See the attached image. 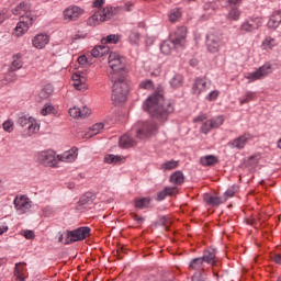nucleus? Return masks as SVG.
Instances as JSON below:
<instances>
[{"label": "nucleus", "instance_id": "obj_51", "mask_svg": "<svg viewBox=\"0 0 281 281\" xmlns=\"http://www.w3.org/2000/svg\"><path fill=\"white\" fill-rule=\"evenodd\" d=\"M78 63H79V65H82L83 67H87V65H91V61L85 55H81L78 57Z\"/></svg>", "mask_w": 281, "mask_h": 281}, {"label": "nucleus", "instance_id": "obj_48", "mask_svg": "<svg viewBox=\"0 0 281 281\" xmlns=\"http://www.w3.org/2000/svg\"><path fill=\"white\" fill-rule=\"evenodd\" d=\"M55 109L53 108L52 104H46L42 111H41V114L42 115H52V113H54Z\"/></svg>", "mask_w": 281, "mask_h": 281}, {"label": "nucleus", "instance_id": "obj_37", "mask_svg": "<svg viewBox=\"0 0 281 281\" xmlns=\"http://www.w3.org/2000/svg\"><path fill=\"white\" fill-rule=\"evenodd\" d=\"M148 205H150V198H142L135 201V207L138 210H145Z\"/></svg>", "mask_w": 281, "mask_h": 281}, {"label": "nucleus", "instance_id": "obj_26", "mask_svg": "<svg viewBox=\"0 0 281 281\" xmlns=\"http://www.w3.org/2000/svg\"><path fill=\"white\" fill-rule=\"evenodd\" d=\"M30 10H31L30 3L21 2L19 5H16L12 10V14H14L15 16H19V15L25 16V14L30 12Z\"/></svg>", "mask_w": 281, "mask_h": 281}, {"label": "nucleus", "instance_id": "obj_36", "mask_svg": "<svg viewBox=\"0 0 281 281\" xmlns=\"http://www.w3.org/2000/svg\"><path fill=\"white\" fill-rule=\"evenodd\" d=\"M52 93H54V87L48 85L41 90L40 98L42 100H47V98H49Z\"/></svg>", "mask_w": 281, "mask_h": 281}, {"label": "nucleus", "instance_id": "obj_42", "mask_svg": "<svg viewBox=\"0 0 281 281\" xmlns=\"http://www.w3.org/2000/svg\"><path fill=\"white\" fill-rule=\"evenodd\" d=\"M105 164H120L122 161V157L115 155H108L104 157Z\"/></svg>", "mask_w": 281, "mask_h": 281}, {"label": "nucleus", "instance_id": "obj_14", "mask_svg": "<svg viewBox=\"0 0 281 281\" xmlns=\"http://www.w3.org/2000/svg\"><path fill=\"white\" fill-rule=\"evenodd\" d=\"M223 122H225L223 116H216L215 119L205 121L201 126V133L207 135L212 128H218L220 126H223Z\"/></svg>", "mask_w": 281, "mask_h": 281}, {"label": "nucleus", "instance_id": "obj_18", "mask_svg": "<svg viewBox=\"0 0 281 281\" xmlns=\"http://www.w3.org/2000/svg\"><path fill=\"white\" fill-rule=\"evenodd\" d=\"M189 271H195V273H205V261L201 257L193 258L188 265Z\"/></svg>", "mask_w": 281, "mask_h": 281}, {"label": "nucleus", "instance_id": "obj_30", "mask_svg": "<svg viewBox=\"0 0 281 281\" xmlns=\"http://www.w3.org/2000/svg\"><path fill=\"white\" fill-rule=\"evenodd\" d=\"M172 194H177V187H166L158 193L157 201H164L166 196H172Z\"/></svg>", "mask_w": 281, "mask_h": 281}, {"label": "nucleus", "instance_id": "obj_17", "mask_svg": "<svg viewBox=\"0 0 281 281\" xmlns=\"http://www.w3.org/2000/svg\"><path fill=\"white\" fill-rule=\"evenodd\" d=\"M58 161H64L65 164H71L78 159V148L72 147L70 150L64 151L61 155H57Z\"/></svg>", "mask_w": 281, "mask_h": 281}, {"label": "nucleus", "instance_id": "obj_1", "mask_svg": "<svg viewBox=\"0 0 281 281\" xmlns=\"http://www.w3.org/2000/svg\"><path fill=\"white\" fill-rule=\"evenodd\" d=\"M144 111L149 113L151 117H155L159 122H166L170 113H175V102L164 98L162 91L154 92L144 102Z\"/></svg>", "mask_w": 281, "mask_h": 281}, {"label": "nucleus", "instance_id": "obj_3", "mask_svg": "<svg viewBox=\"0 0 281 281\" xmlns=\"http://www.w3.org/2000/svg\"><path fill=\"white\" fill-rule=\"evenodd\" d=\"M110 80H112V102L114 104H122L128 95V82L123 76L113 77V74H110Z\"/></svg>", "mask_w": 281, "mask_h": 281}, {"label": "nucleus", "instance_id": "obj_24", "mask_svg": "<svg viewBox=\"0 0 281 281\" xmlns=\"http://www.w3.org/2000/svg\"><path fill=\"white\" fill-rule=\"evenodd\" d=\"M136 144L137 143L131 137L130 134H124L119 140V146L121 148H133V146H135Z\"/></svg>", "mask_w": 281, "mask_h": 281}, {"label": "nucleus", "instance_id": "obj_13", "mask_svg": "<svg viewBox=\"0 0 281 281\" xmlns=\"http://www.w3.org/2000/svg\"><path fill=\"white\" fill-rule=\"evenodd\" d=\"M82 14H85V9L78 5H71L64 10L65 21H78Z\"/></svg>", "mask_w": 281, "mask_h": 281}, {"label": "nucleus", "instance_id": "obj_2", "mask_svg": "<svg viewBox=\"0 0 281 281\" xmlns=\"http://www.w3.org/2000/svg\"><path fill=\"white\" fill-rule=\"evenodd\" d=\"M184 26L179 27L177 32L171 36L170 41H166L160 45V52L166 56L172 54V49H183L186 47V34Z\"/></svg>", "mask_w": 281, "mask_h": 281}, {"label": "nucleus", "instance_id": "obj_16", "mask_svg": "<svg viewBox=\"0 0 281 281\" xmlns=\"http://www.w3.org/2000/svg\"><path fill=\"white\" fill-rule=\"evenodd\" d=\"M72 86L77 91H87V89H89V85H87V77L80 72H75L72 75Z\"/></svg>", "mask_w": 281, "mask_h": 281}, {"label": "nucleus", "instance_id": "obj_40", "mask_svg": "<svg viewBox=\"0 0 281 281\" xmlns=\"http://www.w3.org/2000/svg\"><path fill=\"white\" fill-rule=\"evenodd\" d=\"M171 87L173 89H179L183 85V76L181 75H175L173 78L170 80Z\"/></svg>", "mask_w": 281, "mask_h": 281}, {"label": "nucleus", "instance_id": "obj_59", "mask_svg": "<svg viewBox=\"0 0 281 281\" xmlns=\"http://www.w3.org/2000/svg\"><path fill=\"white\" fill-rule=\"evenodd\" d=\"M104 5V0H94L93 8H102Z\"/></svg>", "mask_w": 281, "mask_h": 281}, {"label": "nucleus", "instance_id": "obj_29", "mask_svg": "<svg viewBox=\"0 0 281 281\" xmlns=\"http://www.w3.org/2000/svg\"><path fill=\"white\" fill-rule=\"evenodd\" d=\"M218 158L214 155H207L200 158V164L204 167L216 166Z\"/></svg>", "mask_w": 281, "mask_h": 281}, {"label": "nucleus", "instance_id": "obj_10", "mask_svg": "<svg viewBox=\"0 0 281 281\" xmlns=\"http://www.w3.org/2000/svg\"><path fill=\"white\" fill-rule=\"evenodd\" d=\"M206 47L211 54H218L223 47V38L220 35L211 33L206 36Z\"/></svg>", "mask_w": 281, "mask_h": 281}, {"label": "nucleus", "instance_id": "obj_62", "mask_svg": "<svg viewBox=\"0 0 281 281\" xmlns=\"http://www.w3.org/2000/svg\"><path fill=\"white\" fill-rule=\"evenodd\" d=\"M87 35H80V34H76L72 38L74 41H78V38H86Z\"/></svg>", "mask_w": 281, "mask_h": 281}, {"label": "nucleus", "instance_id": "obj_21", "mask_svg": "<svg viewBox=\"0 0 281 281\" xmlns=\"http://www.w3.org/2000/svg\"><path fill=\"white\" fill-rule=\"evenodd\" d=\"M207 81H205V79L198 78L193 83L192 92L194 93V95H201V93L207 91Z\"/></svg>", "mask_w": 281, "mask_h": 281}, {"label": "nucleus", "instance_id": "obj_25", "mask_svg": "<svg viewBox=\"0 0 281 281\" xmlns=\"http://www.w3.org/2000/svg\"><path fill=\"white\" fill-rule=\"evenodd\" d=\"M281 23V9L278 11H274L268 21V27L271 30H276V27H279Z\"/></svg>", "mask_w": 281, "mask_h": 281}, {"label": "nucleus", "instance_id": "obj_55", "mask_svg": "<svg viewBox=\"0 0 281 281\" xmlns=\"http://www.w3.org/2000/svg\"><path fill=\"white\" fill-rule=\"evenodd\" d=\"M192 281H205V278H203V273L194 272L192 277Z\"/></svg>", "mask_w": 281, "mask_h": 281}, {"label": "nucleus", "instance_id": "obj_15", "mask_svg": "<svg viewBox=\"0 0 281 281\" xmlns=\"http://www.w3.org/2000/svg\"><path fill=\"white\" fill-rule=\"evenodd\" d=\"M32 23H34V19L30 18V15H21L20 22L15 26L18 36H23L30 30Z\"/></svg>", "mask_w": 281, "mask_h": 281}, {"label": "nucleus", "instance_id": "obj_44", "mask_svg": "<svg viewBox=\"0 0 281 281\" xmlns=\"http://www.w3.org/2000/svg\"><path fill=\"white\" fill-rule=\"evenodd\" d=\"M130 43L132 45H137L139 43V32L137 31H132L130 34Z\"/></svg>", "mask_w": 281, "mask_h": 281}, {"label": "nucleus", "instance_id": "obj_4", "mask_svg": "<svg viewBox=\"0 0 281 281\" xmlns=\"http://www.w3.org/2000/svg\"><path fill=\"white\" fill-rule=\"evenodd\" d=\"M117 8L105 7L102 10L95 12L92 16L87 20V24L95 27V25H100V23H104V21H109V19H113L115 14H117Z\"/></svg>", "mask_w": 281, "mask_h": 281}, {"label": "nucleus", "instance_id": "obj_46", "mask_svg": "<svg viewBox=\"0 0 281 281\" xmlns=\"http://www.w3.org/2000/svg\"><path fill=\"white\" fill-rule=\"evenodd\" d=\"M228 19L232 21H238V19H240V11H238V9L231 10L228 13Z\"/></svg>", "mask_w": 281, "mask_h": 281}, {"label": "nucleus", "instance_id": "obj_47", "mask_svg": "<svg viewBox=\"0 0 281 281\" xmlns=\"http://www.w3.org/2000/svg\"><path fill=\"white\" fill-rule=\"evenodd\" d=\"M155 85L150 79H146L139 83V89H153Z\"/></svg>", "mask_w": 281, "mask_h": 281}, {"label": "nucleus", "instance_id": "obj_63", "mask_svg": "<svg viewBox=\"0 0 281 281\" xmlns=\"http://www.w3.org/2000/svg\"><path fill=\"white\" fill-rule=\"evenodd\" d=\"M3 21H5V13L4 12L0 13V25H1V23H3Z\"/></svg>", "mask_w": 281, "mask_h": 281}, {"label": "nucleus", "instance_id": "obj_23", "mask_svg": "<svg viewBox=\"0 0 281 281\" xmlns=\"http://www.w3.org/2000/svg\"><path fill=\"white\" fill-rule=\"evenodd\" d=\"M249 139H251V135L244 134L229 143V146H233V148H238L240 150L245 148V146H247V142H249Z\"/></svg>", "mask_w": 281, "mask_h": 281}, {"label": "nucleus", "instance_id": "obj_52", "mask_svg": "<svg viewBox=\"0 0 281 281\" xmlns=\"http://www.w3.org/2000/svg\"><path fill=\"white\" fill-rule=\"evenodd\" d=\"M131 217L136 222L137 225H142L146 221V218L137 215L136 213H132Z\"/></svg>", "mask_w": 281, "mask_h": 281}, {"label": "nucleus", "instance_id": "obj_9", "mask_svg": "<svg viewBox=\"0 0 281 281\" xmlns=\"http://www.w3.org/2000/svg\"><path fill=\"white\" fill-rule=\"evenodd\" d=\"M37 159L46 168H58V156H56V151L54 150L40 153Z\"/></svg>", "mask_w": 281, "mask_h": 281}, {"label": "nucleus", "instance_id": "obj_56", "mask_svg": "<svg viewBox=\"0 0 281 281\" xmlns=\"http://www.w3.org/2000/svg\"><path fill=\"white\" fill-rule=\"evenodd\" d=\"M14 276L16 278L18 281H25V278H23V273L21 272V270H19V268L15 267V272Z\"/></svg>", "mask_w": 281, "mask_h": 281}, {"label": "nucleus", "instance_id": "obj_31", "mask_svg": "<svg viewBox=\"0 0 281 281\" xmlns=\"http://www.w3.org/2000/svg\"><path fill=\"white\" fill-rule=\"evenodd\" d=\"M121 36L120 35H116V34H111V35H108L106 37H103L101 40V45H117V43H120L121 41Z\"/></svg>", "mask_w": 281, "mask_h": 281}, {"label": "nucleus", "instance_id": "obj_20", "mask_svg": "<svg viewBox=\"0 0 281 281\" xmlns=\"http://www.w3.org/2000/svg\"><path fill=\"white\" fill-rule=\"evenodd\" d=\"M201 259L203 260L204 265H211L214 267V265H216V249L209 248L204 250Z\"/></svg>", "mask_w": 281, "mask_h": 281}, {"label": "nucleus", "instance_id": "obj_5", "mask_svg": "<svg viewBox=\"0 0 281 281\" xmlns=\"http://www.w3.org/2000/svg\"><path fill=\"white\" fill-rule=\"evenodd\" d=\"M109 65V78H111V74L113 78H120V71H124L126 69V64L124 63V57L120 56V54L111 52L108 59Z\"/></svg>", "mask_w": 281, "mask_h": 281}, {"label": "nucleus", "instance_id": "obj_57", "mask_svg": "<svg viewBox=\"0 0 281 281\" xmlns=\"http://www.w3.org/2000/svg\"><path fill=\"white\" fill-rule=\"evenodd\" d=\"M205 120H207V114H201L198 117L193 119V122H205Z\"/></svg>", "mask_w": 281, "mask_h": 281}, {"label": "nucleus", "instance_id": "obj_64", "mask_svg": "<svg viewBox=\"0 0 281 281\" xmlns=\"http://www.w3.org/2000/svg\"><path fill=\"white\" fill-rule=\"evenodd\" d=\"M8 232V226L0 227V236L1 234H5Z\"/></svg>", "mask_w": 281, "mask_h": 281}, {"label": "nucleus", "instance_id": "obj_22", "mask_svg": "<svg viewBox=\"0 0 281 281\" xmlns=\"http://www.w3.org/2000/svg\"><path fill=\"white\" fill-rule=\"evenodd\" d=\"M260 25H262V20H260L259 18H256L255 20H250L241 24L240 30L243 32H254V30H258Z\"/></svg>", "mask_w": 281, "mask_h": 281}, {"label": "nucleus", "instance_id": "obj_11", "mask_svg": "<svg viewBox=\"0 0 281 281\" xmlns=\"http://www.w3.org/2000/svg\"><path fill=\"white\" fill-rule=\"evenodd\" d=\"M18 124L22 127L27 126L29 135H34V133H38L41 130V126L32 116H20L18 119Z\"/></svg>", "mask_w": 281, "mask_h": 281}, {"label": "nucleus", "instance_id": "obj_53", "mask_svg": "<svg viewBox=\"0 0 281 281\" xmlns=\"http://www.w3.org/2000/svg\"><path fill=\"white\" fill-rule=\"evenodd\" d=\"M89 115H91V110H89V108L83 106L82 109H80L81 119L89 117Z\"/></svg>", "mask_w": 281, "mask_h": 281}, {"label": "nucleus", "instance_id": "obj_49", "mask_svg": "<svg viewBox=\"0 0 281 281\" xmlns=\"http://www.w3.org/2000/svg\"><path fill=\"white\" fill-rule=\"evenodd\" d=\"M221 92H218V90H213L211 91L207 95H206V100L209 102H214V100H216V98H218Z\"/></svg>", "mask_w": 281, "mask_h": 281}, {"label": "nucleus", "instance_id": "obj_33", "mask_svg": "<svg viewBox=\"0 0 281 281\" xmlns=\"http://www.w3.org/2000/svg\"><path fill=\"white\" fill-rule=\"evenodd\" d=\"M186 181V177H183V172L176 171L170 177V182L175 183V186H181Z\"/></svg>", "mask_w": 281, "mask_h": 281}, {"label": "nucleus", "instance_id": "obj_54", "mask_svg": "<svg viewBox=\"0 0 281 281\" xmlns=\"http://www.w3.org/2000/svg\"><path fill=\"white\" fill-rule=\"evenodd\" d=\"M236 194V190L234 189H228L225 193H224V198L223 199H232V196H234Z\"/></svg>", "mask_w": 281, "mask_h": 281}, {"label": "nucleus", "instance_id": "obj_43", "mask_svg": "<svg viewBox=\"0 0 281 281\" xmlns=\"http://www.w3.org/2000/svg\"><path fill=\"white\" fill-rule=\"evenodd\" d=\"M179 166V162L177 160H169L165 164H162V170H175Z\"/></svg>", "mask_w": 281, "mask_h": 281}, {"label": "nucleus", "instance_id": "obj_28", "mask_svg": "<svg viewBox=\"0 0 281 281\" xmlns=\"http://www.w3.org/2000/svg\"><path fill=\"white\" fill-rule=\"evenodd\" d=\"M204 201H205V203H207V205L218 206L222 203H225V201H227V199H223L221 196H214L211 194H205Z\"/></svg>", "mask_w": 281, "mask_h": 281}, {"label": "nucleus", "instance_id": "obj_58", "mask_svg": "<svg viewBox=\"0 0 281 281\" xmlns=\"http://www.w3.org/2000/svg\"><path fill=\"white\" fill-rule=\"evenodd\" d=\"M24 238H26L27 240H32V238H34V232L33 231L24 232Z\"/></svg>", "mask_w": 281, "mask_h": 281}, {"label": "nucleus", "instance_id": "obj_32", "mask_svg": "<svg viewBox=\"0 0 281 281\" xmlns=\"http://www.w3.org/2000/svg\"><path fill=\"white\" fill-rule=\"evenodd\" d=\"M104 130V123H95L92 127L89 128L88 134L86 137H93V135H99Z\"/></svg>", "mask_w": 281, "mask_h": 281}, {"label": "nucleus", "instance_id": "obj_38", "mask_svg": "<svg viewBox=\"0 0 281 281\" xmlns=\"http://www.w3.org/2000/svg\"><path fill=\"white\" fill-rule=\"evenodd\" d=\"M278 44L276 43V38L273 37H266L262 42V48L266 50L273 49Z\"/></svg>", "mask_w": 281, "mask_h": 281}, {"label": "nucleus", "instance_id": "obj_6", "mask_svg": "<svg viewBox=\"0 0 281 281\" xmlns=\"http://www.w3.org/2000/svg\"><path fill=\"white\" fill-rule=\"evenodd\" d=\"M133 131H136V137L138 139H146L150 137V135H155L157 133V123L154 120H149L146 122H138Z\"/></svg>", "mask_w": 281, "mask_h": 281}, {"label": "nucleus", "instance_id": "obj_41", "mask_svg": "<svg viewBox=\"0 0 281 281\" xmlns=\"http://www.w3.org/2000/svg\"><path fill=\"white\" fill-rule=\"evenodd\" d=\"M251 100H256V92L248 91L246 94L240 99V104H247V102H251Z\"/></svg>", "mask_w": 281, "mask_h": 281}, {"label": "nucleus", "instance_id": "obj_61", "mask_svg": "<svg viewBox=\"0 0 281 281\" xmlns=\"http://www.w3.org/2000/svg\"><path fill=\"white\" fill-rule=\"evenodd\" d=\"M273 260L277 265H281V255H276Z\"/></svg>", "mask_w": 281, "mask_h": 281}, {"label": "nucleus", "instance_id": "obj_60", "mask_svg": "<svg viewBox=\"0 0 281 281\" xmlns=\"http://www.w3.org/2000/svg\"><path fill=\"white\" fill-rule=\"evenodd\" d=\"M160 223L168 229V218L167 217H161Z\"/></svg>", "mask_w": 281, "mask_h": 281}, {"label": "nucleus", "instance_id": "obj_8", "mask_svg": "<svg viewBox=\"0 0 281 281\" xmlns=\"http://www.w3.org/2000/svg\"><path fill=\"white\" fill-rule=\"evenodd\" d=\"M269 74H273V67L271 66V64H265L256 71L248 72L245 78L246 80H249V82H256V80H262L263 78H267Z\"/></svg>", "mask_w": 281, "mask_h": 281}, {"label": "nucleus", "instance_id": "obj_45", "mask_svg": "<svg viewBox=\"0 0 281 281\" xmlns=\"http://www.w3.org/2000/svg\"><path fill=\"white\" fill-rule=\"evenodd\" d=\"M2 128L3 131H5L7 133H12L14 131V122L12 121H5L2 124Z\"/></svg>", "mask_w": 281, "mask_h": 281}, {"label": "nucleus", "instance_id": "obj_39", "mask_svg": "<svg viewBox=\"0 0 281 281\" xmlns=\"http://www.w3.org/2000/svg\"><path fill=\"white\" fill-rule=\"evenodd\" d=\"M170 23H177L181 19V10L172 9L168 14Z\"/></svg>", "mask_w": 281, "mask_h": 281}, {"label": "nucleus", "instance_id": "obj_12", "mask_svg": "<svg viewBox=\"0 0 281 281\" xmlns=\"http://www.w3.org/2000/svg\"><path fill=\"white\" fill-rule=\"evenodd\" d=\"M14 205L19 214H26V212H30V209L32 207V200L25 195H18L14 199Z\"/></svg>", "mask_w": 281, "mask_h": 281}, {"label": "nucleus", "instance_id": "obj_19", "mask_svg": "<svg viewBox=\"0 0 281 281\" xmlns=\"http://www.w3.org/2000/svg\"><path fill=\"white\" fill-rule=\"evenodd\" d=\"M49 43V35L37 34L34 36L32 44L36 49H44V47Z\"/></svg>", "mask_w": 281, "mask_h": 281}, {"label": "nucleus", "instance_id": "obj_35", "mask_svg": "<svg viewBox=\"0 0 281 281\" xmlns=\"http://www.w3.org/2000/svg\"><path fill=\"white\" fill-rule=\"evenodd\" d=\"M95 199V196L93 195V193L91 192H87L86 194H83L80 200H79V205H91V203H93V200Z\"/></svg>", "mask_w": 281, "mask_h": 281}, {"label": "nucleus", "instance_id": "obj_7", "mask_svg": "<svg viewBox=\"0 0 281 281\" xmlns=\"http://www.w3.org/2000/svg\"><path fill=\"white\" fill-rule=\"evenodd\" d=\"M90 235H91V228L87 226H82L74 231H68L67 237L65 239V245H71L80 240H86V238H89Z\"/></svg>", "mask_w": 281, "mask_h": 281}, {"label": "nucleus", "instance_id": "obj_50", "mask_svg": "<svg viewBox=\"0 0 281 281\" xmlns=\"http://www.w3.org/2000/svg\"><path fill=\"white\" fill-rule=\"evenodd\" d=\"M69 115H70V117H75V119L80 117V108H76V106L70 108Z\"/></svg>", "mask_w": 281, "mask_h": 281}, {"label": "nucleus", "instance_id": "obj_34", "mask_svg": "<svg viewBox=\"0 0 281 281\" xmlns=\"http://www.w3.org/2000/svg\"><path fill=\"white\" fill-rule=\"evenodd\" d=\"M12 64H11V70L16 71L23 67V61L21 60V54L13 55L12 57Z\"/></svg>", "mask_w": 281, "mask_h": 281}, {"label": "nucleus", "instance_id": "obj_27", "mask_svg": "<svg viewBox=\"0 0 281 281\" xmlns=\"http://www.w3.org/2000/svg\"><path fill=\"white\" fill-rule=\"evenodd\" d=\"M109 52H110L109 46H104L102 44V45L95 46L91 50V56H93V58H102V56H106V54H109Z\"/></svg>", "mask_w": 281, "mask_h": 281}]
</instances>
